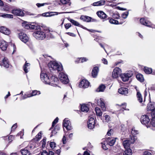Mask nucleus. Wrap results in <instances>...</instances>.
Instances as JSON below:
<instances>
[{
  "mask_svg": "<svg viewBox=\"0 0 155 155\" xmlns=\"http://www.w3.org/2000/svg\"><path fill=\"white\" fill-rule=\"evenodd\" d=\"M143 70L144 72L147 74H150L151 73H152V70L151 68L145 67L144 68Z\"/></svg>",
  "mask_w": 155,
  "mask_h": 155,
  "instance_id": "nucleus-30",
  "label": "nucleus"
},
{
  "mask_svg": "<svg viewBox=\"0 0 155 155\" xmlns=\"http://www.w3.org/2000/svg\"><path fill=\"white\" fill-rule=\"evenodd\" d=\"M0 65L6 68H8L9 64L8 59L6 58H4L2 60V63L1 64L0 63Z\"/></svg>",
  "mask_w": 155,
  "mask_h": 155,
  "instance_id": "nucleus-20",
  "label": "nucleus"
},
{
  "mask_svg": "<svg viewBox=\"0 0 155 155\" xmlns=\"http://www.w3.org/2000/svg\"><path fill=\"white\" fill-rule=\"evenodd\" d=\"M143 155H152L151 153L147 151H145L143 154Z\"/></svg>",
  "mask_w": 155,
  "mask_h": 155,
  "instance_id": "nucleus-61",
  "label": "nucleus"
},
{
  "mask_svg": "<svg viewBox=\"0 0 155 155\" xmlns=\"http://www.w3.org/2000/svg\"><path fill=\"white\" fill-rule=\"evenodd\" d=\"M63 126L65 127L67 130H70L72 129L70 122L67 119H65L63 120Z\"/></svg>",
  "mask_w": 155,
  "mask_h": 155,
  "instance_id": "nucleus-11",
  "label": "nucleus"
},
{
  "mask_svg": "<svg viewBox=\"0 0 155 155\" xmlns=\"http://www.w3.org/2000/svg\"><path fill=\"white\" fill-rule=\"evenodd\" d=\"M48 153L46 150H44L41 153V155H48Z\"/></svg>",
  "mask_w": 155,
  "mask_h": 155,
  "instance_id": "nucleus-63",
  "label": "nucleus"
},
{
  "mask_svg": "<svg viewBox=\"0 0 155 155\" xmlns=\"http://www.w3.org/2000/svg\"><path fill=\"white\" fill-rule=\"evenodd\" d=\"M90 84L89 82L86 79H83L80 82L79 86L80 87L86 88L88 87Z\"/></svg>",
  "mask_w": 155,
  "mask_h": 155,
  "instance_id": "nucleus-13",
  "label": "nucleus"
},
{
  "mask_svg": "<svg viewBox=\"0 0 155 155\" xmlns=\"http://www.w3.org/2000/svg\"><path fill=\"white\" fill-rule=\"evenodd\" d=\"M7 46V43L5 41L3 40H0V47L2 51H5Z\"/></svg>",
  "mask_w": 155,
  "mask_h": 155,
  "instance_id": "nucleus-15",
  "label": "nucleus"
},
{
  "mask_svg": "<svg viewBox=\"0 0 155 155\" xmlns=\"http://www.w3.org/2000/svg\"><path fill=\"white\" fill-rule=\"evenodd\" d=\"M124 139L123 137L121 138V140L123 141V144L124 148L126 149L127 148H129L130 144L131 143L130 141L129 140H124Z\"/></svg>",
  "mask_w": 155,
  "mask_h": 155,
  "instance_id": "nucleus-17",
  "label": "nucleus"
},
{
  "mask_svg": "<svg viewBox=\"0 0 155 155\" xmlns=\"http://www.w3.org/2000/svg\"><path fill=\"white\" fill-rule=\"evenodd\" d=\"M118 92L121 94L126 95L128 93V90L126 88L121 87L118 89Z\"/></svg>",
  "mask_w": 155,
  "mask_h": 155,
  "instance_id": "nucleus-22",
  "label": "nucleus"
},
{
  "mask_svg": "<svg viewBox=\"0 0 155 155\" xmlns=\"http://www.w3.org/2000/svg\"><path fill=\"white\" fill-rule=\"evenodd\" d=\"M30 97L31 96H30V94H28L27 95L25 94L21 98V100H24L27 98L28 97Z\"/></svg>",
  "mask_w": 155,
  "mask_h": 155,
  "instance_id": "nucleus-52",
  "label": "nucleus"
},
{
  "mask_svg": "<svg viewBox=\"0 0 155 155\" xmlns=\"http://www.w3.org/2000/svg\"><path fill=\"white\" fill-rule=\"evenodd\" d=\"M80 19L84 21L89 22L91 21V18L87 16L82 15Z\"/></svg>",
  "mask_w": 155,
  "mask_h": 155,
  "instance_id": "nucleus-27",
  "label": "nucleus"
},
{
  "mask_svg": "<svg viewBox=\"0 0 155 155\" xmlns=\"http://www.w3.org/2000/svg\"><path fill=\"white\" fill-rule=\"evenodd\" d=\"M95 124H93L91 123H90V122L88 123L87 122V125L88 127L90 129H91L94 128L95 126Z\"/></svg>",
  "mask_w": 155,
  "mask_h": 155,
  "instance_id": "nucleus-41",
  "label": "nucleus"
},
{
  "mask_svg": "<svg viewBox=\"0 0 155 155\" xmlns=\"http://www.w3.org/2000/svg\"><path fill=\"white\" fill-rule=\"evenodd\" d=\"M19 37L21 41L24 43L27 42L28 38L27 35L23 32H20L19 34Z\"/></svg>",
  "mask_w": 155,
  "mask_h": 155,
  "instance_id": "nucleus-12",
  "label": "nucleus"
},
{
  "mask_svg": "<svg viewBox=\"0 0 155 155\" xmlns=\"http://www.w3.org/2000/svg\"><path fill=\"white\" fill-rule=\"evenodd\" d=\"M105 86L103 84L101 85L96 90V91L97 92H102L104 91V89L105 88Z\"/></svg>",
  "mask_w": 155,
  "mask_h": 155,
  "instance_id": "nucleus-34",
  "label": "nucleus"
},
{
  "mask_svg": "<svg viewBox=\"0 0 155 155\" xmlns=\"http://www.w3.org/2000/svg\"><path fill=\"white\" fill-rule=\"evenodd\" d=\"M30 64L29 63H27L26 61L24 65L23 66V70L26 73L29 71V69L30 68Z\"/></svg>",
  "mask_w": 155,
  "mask_h": 155,
  "instance_id": "nucleus-24",
  "label": "nucleus"
},
{
  "mask_svg": "<svg viewBox=\"0 0 155 155\" xmlns=\"http://www.w3.org/2000/svg\"><path fill=\"white\" fill-rule=\"evenodd\" d=\"M140 23L142 25L148 26V25L150 24V22L146 21L144 18H141L140 19Z\"/></svg>",
  "mask_w": 155,
  "mask_h": 155,
  "instance_id": "nucleus-32",
  "label": "nucleus"
},
{
  "mask_svg": "<svg viewBox=\"0 0 155 155\" xmlns=\"http://www.w3.org/2000/svg\"><path fill=\"white\" fill-rule=\"evenodd\" d=\"M99 71V68L97 67H95L93 68L91 74L93 78H96L98 74Z\"/></svg>",
  "mask_w": 155,
  "mask_h": 155,
  "instance_id": "nucleus-21",
  "label": "nucleus"
},
{
  "mask_svg": "<svg viewBox=\"0 0 155 155\" xmlns=\"http://www.w3.org/2000/svg\"><path fill=\"white\" fill-rule=\"evenodd\" d=\"M20 152L22 155H30L31 154L30 151L26 147L21 149L20 150Z\"/></svg>",
  "mask_w": 155,
  "mask_h": 155,
  "instance_id": "nucleus-25",
  "label": "nucleus"
},
{
  "mask_svg": "<svg viewBox=\"0 0 155 155\" xmlns=\"http://www.w3.org/2000/svg\"><path fill=\"white\" fill-rule=\"evenodd\" d=\"M133 72L132 71H128L127 73H123L120 75V78L123 81L126 82L129 80V78L133 75Z\"/></svg>",
  "mask_w": 155,
  "mask_h": 155,
  "instance_id": "nucleus-4",
  "label": "nucleus"
},
{
  "mask_svg": "<svg viewBox=\"0 0 155 155\" xmlns=\"http://www.w3.org/2000/svg\"><path fill=\"white\" fill-rule=\"evenodd\" d=\"M8 138L9 140L10 141L9 142H10L12 141V140L14 138V137L13 136L10 135L8 137Z\"/></svg>",
  "mask_w": 155,
  "mask_h": 155,
  "instance_id": "nucleus-60",
  "label": "nucleus"
},
{
  "mask_svg": "<svg viewBox=\"0 0 155 155\" xmlns=\"http://www.w3.org/2000/svg\"><path fill=\"white\" fill-rule=\"evenodd\" d=\"M48 67L51 71H57L58 72L61 71L63 69V67L61 63H58L56 61H51L48 65Z\"/></svg>",
  "mask_w": 155,
  "mask_h": 155,
  "instance_id": "nucleus-2",
  "label": "nucleus"
},
{
  "mask_svg": "<svg viewBox=\"0 0 155 155\" xmlns=\"http://www.w3.org/2000/svg\"><path fill=\"white\" fill-rule=\"evenodd\" d=\"M102 61L103 62V63L104 64H107V60L105 58H103L102 59Z\"/></svg>",
  "mask_w": 155,
  "mask_h": 155,
  "instance_id": "nucleus-64",
  "label": "nucleus"
},
{
  "mask_svg": "<svg viewBox=\"0 0 155 155\" xmlns=\"http://www.w3.org/2000/svg\"><path fill=\"white\" fill-rule=\"evenodd\" d=\"M41 93L40 91L37 90H34L32 91L31 94H30L31 97L36 96L37 95L40 94Z\"/></svg>",
  "mask_w": 155,
  "mask_h": 155,
  "instance_id": "nucleus-37",
  "label": "nucleus"
},
{
  "mask_svg": "<svg viewBox=\"0 0 155 155\" xmlns=\"http://www.w3.org/2000/svg\"><path fill=\"white\" fill-rule=\"evenodd\" d=\"M110 23L112 24H118V21L112 18L110 19L109 20Z\"/></svg>",
  "mask_w": 155,
  "mask_h": 155,
  "instance_id": "nucleus-42",
  "label": "nucleus"
},
{
  "mask_svg": "<svg viewBox=\"0 0 155 155\" xmlns=\"http://www.w3.org/2000/svg\"><path fill=\"white\" fill-rule=\"evenodd\" d=\"M26 147L27 148V149L30 151L31 150H32L34 148V147L31 144H30L29 145Z\"/></svg>",
  "mask_w": 155,
  "mask_h": 155,
  "instance_id": "nucleus-51",
  "label": "nucleus"
},
{
  "mask_svg": "<svg viewBox=\"0 0 155 155\" xmlns=\"http://www.w3.org/2000/svg\"><path fill=\"white\" fill-rule=\"evenodd\" d=\"M95 111L97 116H100L102 115V112L98 107H96L95 108Z\"/></svg>",
  "mask_w": 155,
  "mask_h": 155,
  "instance_id": "nucleus-38",
  "label": "nucleus"
},
{
  "mask_svg": "<svg viewBox=\"0 0 155 155\" xmlns=\"http://www.w3.org/2000/svg\"><path fill=\"white\" fill-rule=\"evenodd\" d=\"M113 17L114 18L118 19L120 17V16L118 13H114L112 15Z\"/></svg>",
  "mask_w": 155,
  "mask_h": 155,
  "instance_id": "nucleus-50",
  "label": "nucleus"
},
{
  "mask_svg": "<svg viewBox=\"0 0 155 155\" xmlns=\"http://www.w3.org/2000/svg\"><path fill=\"white\" fill-rule=\"evenodd\" d=\"M40 79L45 84H48L50 83V78L46 73L43 72L41 70L40 74Z\"/></svg>",
  "mask_w": 155,
  "mask_h": 155,
  "instance_id": "nucleus-5",
  "label": "nucleus"
},
{
  "mask_svg": "<svg viewBox=\"0 0 155 155\" xmlns=\"http://www.w3.org/2000/svg\"><path fill=\"white\" fill-rule=\"evenodd\" d=\"M129 14L128 12H126L123 13L121 15V16L122 18L124 19L126 18L128 16Z\"/></svg>",
  "mask_w": 155,
  "mask_h": 155,
  "instance_id": "nucleus-43",
  "label": "nucleus"
},
{
  "mask_svg": "<svg viewBox=\"0 0 155 155\" xmlns=\"http://www.w3.org/2000/svg\"><path fill=\"white\" fill-rule=\"evenodd\" d=\"M54 13H56V15L58 14V13L57 12H48L43 13L42 15L45 17L51 16L55 15V14H54Z\"/></svg>",
  "mask_w": 155,
  "mask_h": 155,
  "instance_id": "nucleus-28",
  "label": "nucleus"
},
{
  "mask_svg": "<svg viewBox=\"0 0 155 155\" xmlns=\"http://www.w3.org/2000/svg\"><path fill=\"white\" fill-rule=\"evenodd\" d=\"M79 61L83 63L84 62L87 61L88 60V59L86 58H79Z\"/></svg>",
  "mask_w": 155,
  "mask_h": 155,
  "instance_id": "nucleus-47",
  "label": "nucleus"
},
{
  "mask_svg": "<svg viewBox=\"0 0 155 155\" xmlns=\"http://www.w3.org/2000/svg\"><path fill=\"white\" fill-rule=\"evenodd\" d=\"M59 78L61 82L64 84H68L69 80L67 75L63 71H61L59 74Z\"/></svg>",
  "mask_w": 155,
  "mask_h": 155,
  "instance_id": "nucleus-3",
  "label": "nucleus"
},
{
  "mask_svg": "<svg viewBox=\"0 0 155 155\" xmlns=\"http://www.w3.org/2000/svg\"><path fill=\"white\" fill-rule=\"evenodd\" d=\"M95 120H94V118H93V117H91L89 119V120L87 121V122H88V123L90 122V123L95 124Z\"/></svg>",
  "mask_w": 155,
  "mask_h": 155,
  "instance_id": "nucleus-48",
  "label": "nucleus"
},
{
  "mask_svg": "<svg viewBox=\"0 0 155 155\" xmlns=\"http://www.w3.org/2000/svg\"><path fill=\"white\" fill-rule=\"evenodd\" d=\"M136 139V138L135 136H130V140L131 143H133L135 141Z\"/></svg>",
  "mask_w": 155,
  "mask_h": 155,
  "instance_id": "nucleus-45",
  "label": "nucleus"
},
{
  "mask_svg": "<svg viewBox=\"0 0 155 155\" xmlns=\"http://www.w3.org/2000/svg\"><path fill=\"white\" fill-rule=\"evenodd\" d=\"M132 151L130 148H127L123 153V155H132Z\"/></svg>",
  "mask_w": 155,
  "mask_h": 155,
  "instance_id": "nucleus-33",
  "label": "nucleus"
},
{
  "mask_svg": "<svg viewBox=\"0 0 155 155\" xmlns=\"http://www.w3.org/2000/svg\"><path fill=\"white\" fill-rule=\"evenodd\" d=\"M46 139H43L42 141H41V142L42 143V147H45V145L46 144Z\"/></svg>",
  "mask_w": 155,
  "mask_h": 155,
  "instance_id": "nucleus-57",
  "label": "nucleus"
},
{
  "mask_svg": "<svg viewBox=\"0 0 155 155\" xmlns=\"http://www.w3.org/2000/svg\"><path fill=\"white\" fill-rule=\"evenodd\" d=\"M59 119L58 117H57L53 121L52 123V127L51 128H50V130L52 129V127H54L55 124L58 123V120Z\"/></svg>",
  "mask_w": 155,
  "mask_h": 155,
  "instance_id": "nucleus-44",
  "label": "nucleus"
},
{
  "mask_svg": "<svg viewBox=\"0 0 155 155\" xmlns=\"http://www.w3.org/2000/svg\"><path fill=\"white\" fill-rule=\"evenodd\" d=\"M148 111H151V115H155V102H150L147 106Z\"/></svg>",
  "mask_w": 155,
  "mask_h": 155,
  "instance_id": "nucleus-7",
  "label": "nucleus"
},
{
  "mask_svg": "<svg viewBox=\"0 0 155 155\" xmlns=\"http://www.w3.org/2000/svg\"><path fill=\"white\" fill-rule=\"evenodd\" d=\"M69 20L74 25L76 26H78L83 29H87L86 28L84 27L82 25H80L77 21L72 19H70Z\"/></svg>",
  "mask_w": 155,
  "mask_h": 155,
  "instance_id": "nucleus-23",
  "label": "nucleus"
},
{
  "mask_svg": "<svg viewBox=\"0 0 155 155\" xmlns=\"http://www.w3.org/2000/svg\"><path fill=\"white\" fill-rule=\"evenodd\" d=\"M50 83L48 84L54 86H57L58 84L59 81L58 78L54 75H52L50 79Z\"/></svg>",
  "mask_w": 155,
  "mask_h": 155,
  "instance_id": "nucleus-9",
  "label": "nucleus"
},
{
  "mask_svg": "<svg viewBox=\"0 0 155 155\" xmlns=\"http://www.w3.org/2000/svg\"><path fill=\"white\" fill-rule=\"evenodd\" d=\"M0 16L4 18H13V15L8 14H4L0 15Z\"/></svg>",
  "mask_w": 155,
  "mask_h": 155,
  "instance_id": "nucleus-36",
  "label": "nucleus"
},
{
  "mask_svg": "<svg viewBox=\"0 0 155 155\" xmlns=\"http://www.w3.org/2000/svg\"><path fill=\"white\" fill-rule=\"evenodd\" d=\"M147 27L155 29V25L150 24V22Z\"/></svg>",
  "mask_w": 155,
  "mask_h": 155,
  "instance_id": "nucleus-62",
  "label": "nucleus"
},
{
  "mask_svg": "<svg viewBox=\"0 0 155 155\" xmlns=\"http://www.w3.org/2000/svg\"><path fill=\"white\" fill-rule=\"evenodd\" d=\"M121 70L118 67H116L113 70L112 74V77L114 78H116L118 77L119 76H120Z\"/></svg>",
  "mask_w": 155,
  "mask_h": 155,
  "instance_id": "nucleus-8",
  "label": "nucleus"
},
{
  "mask_svg": "<svg viewBox=\"0 0 155 155\" xmlns=\"http://www.w3.org/2000/svg\"><path fill=\"white\" fill-rule=\"evenodd\" d=\"M0 32L7 35H9L11 33L10 30L4 26L0 28Z\"/></svg>",
  "mask_w": 155,
  "mask_h": 155,
  "instance_id": "nucleus-18",
  "label": "nucleus"
},
{
  "mask_svg": "<svg viewBox=\"0 0 155 155\" xmlns=\"http://www.w3.org/2000/svg\"><path fill=\"white\" fill-rule=\"evenodd\" d=\"M81 109L82 111L85 112H87L89 110L88 107L84 104L81 105Z\"/></svg>",
  "mask_w": 155,
  "mask_h": 155,
  "instance_id": "nucleus-29",
  "label": "nucleus"
},
{
  "mask_svg": "<svg viewBox=\"0 0 155 155\" xmlns=\"http://www.w3.org/2000/svg\"><path fill=\"white\" fill-rule=\"evenodd\" d=\"M150 121V119L147 115H144L141 116L140 121L143 124L146 125L147 128L150 127L149 124Z\"/></svg>",
  "mask_w": 155,
  "mask_h": 155,
  "instance_id": "nucleus-6",
  "label": "nucleus"
},
{
  "mask_svg": "<svg viewBox=\"0 0 155 155\" xmlns=\"http://www.w3.org/2000/svg\"><path fill=\"white\" fill-rule=\"evenodd\" d=\"M57 133V131L54 128V129L52 130L51 132V135L50 136L51 137L52 136H54L55 134H56Z\"/></svg>",
  "mask_w": 155,
  "mask_h": 155,
  "instance_id": "nucleus-54",
  "label": "nucleus"
},
{
  "mask_svg": "<svg viewBox=\"0 0 155 155\" xmlns=\"http://www.w3.org/2000/svg\"><path fill=\"white\" fill-rule=\"evenodd\" d=\"M105 120L107 122H108L110 120V117L107 115H106L104 116Z\"/></svg>",
  "mask_w": 155,
  "mask_h": 155,
  "instance_id": "nucleus-53",
  "label": "nucleus"
},
{
  "mask_svg": "<svg viewBox=\"0 0 155 155\" xmlns=\"http://www.w3.org/2000/svg\"><path fill=\"white\" fill-rule=\"evenodd\" d=\"M137 98L138 101L140 103L143 102V98L142 95L139 92H137Z\"/></svg>",
  "mask_w": 155,
  "mask_h": 155,
  "instance_id": "nucleus-35",
  "label": "nucleus"
},
{
  "mask_svg": "<svg viewBox=\"0 0 155 155\" xmlns=\"http://www.w3.org/2000/svg\"><path fill=\"white\" fill-rule=\"evenodd\" d=\"M105 1L104 0H101L98 2H94L93 3V5L94 6H101L104 5Z\"/></svg>",
  "mask_w": 155,
  "mask_h": 155,
  "instance_id": "nucleus-26",
  "label": "nucleus"
},
{
  "mask_svg": "<svg viewBox=\"0 0 155 155\" xmlns=\"http://www.w3.org/2000/svg\"><path fill=\"white\" fill-rule=\"evenodd\" d=\"M50 146L52 148H54L55 147V143L54 142H51Z\"/></svg>",
  "mask_w": 155,
  "mask_h": 155,
  "instance_id": "nucleus-55",
  "label": "nucleus"
},
{
  "mask_svg": "<svg viewBox=\"0 0 155 155\" xmlns=\"http://www.w3.org/2000/svg\"><path fill=\"white\" fill-rule=\"evenodd\" d=\"M62 141L63 142V143L64 144H65L66 143V138L65 136L64 135L62 139Z\"/></svg>",
  "mask_w": 155,
  "mask_h": 155,
  "instance_id": "nucleus-59",
  "label": "nucleus"
},
{
  "mask_svg": "<svg viewBox=\"0 0 155 155\" xmlns=\"http://www.w3.org/2000/svg\"><path fill=\"white\" fill-rule=\"evenodd\" d=\"M61 2L63 4H66L68 6H69L71 3L70 2V0H60Z\"/></svg>",
  "mask_w": 155,
  "mask_h": 155,
  "instance_id": "nucleus-39",
  "label": "nucleus"
},
{
  "mask_svg": "<svg viewBox=\"0 0 155 155\" xmlns=\"http://www.w3.org/2000/svg\"><path fill=\"white\" fill-rule=\"evenodd\" d=\"M22 25L23 27L27 29H35V31L33 33V35L37 39L43 40L46 37V35L45 32L41 31L40 26L35 23H28L25 21L22 23Z\"/></svg>",
  "mask_w": 155,
  "mask_h": 155,
  "instance_id": "nucleus-1",
  "label": "nucleus"
},
{
  "mask_svg": "<svg viewBox=\"0 0 155 155\" xmlns=\"http://www.w3.org/2000/svg\"><path fill=\"white\" fill-rule=\"evenodd\" d=\"M64 26L66 29H68L71 26V23L66 24L64 25Z\"/></svg>",
  "mask_w": 155,
  "mask_h": 155,
  "instance_id": "nucleus-56",
  "label": "nucleus"
},
{
  "mask_svg": "<svg viewBox=\"0 0 155 155\" xmlns=\"http://www.w3.org/2000/svg\"><path fill=\"white\" fill-rule=\"evenodd\" d=\"M96 14L101 19L104 20H107V16L103 11H98Z\"/></svg>",
  "mask_w": 155,
  "mask_h": 155,
  "instance_id": "nucleus-14",
  "label": "nucleus"
},
{
  "mask_svg": "<svg viewBox=\"0 0 155 155\" xmlns=\"http://www.w3.org/2000/svg\"><path fill=\"white\" fill-rule=\"evenodd\" d=\"M116 139L117 138H112L109 137L107 139L106 141L109 146H112L114 145L116 141Z\"/></svg>",
  "mask_w": 155,
  "mask_h": 155,
  "instance_id": "nucleus-19",
  "label": "nucleus"
},
{
  "mask_svg": "<svg viewBox=\"0 0 155 155\" xmlns=\"http://www.w3.org/2000/svg\"><path fill=\"white\" fill-rule=\"evenodd\" d=\"M17 127V124L16 123L14 124L12 127L11 131H12L13 130H14Z\"/></svg>",
  "mask_w": 155,
  "mask_h": 155,
  "instance_id": "nucleus-58",
  "label": "nucleus"
},
{
  "mask_svg": "<svg viewBox=\"0 0 155 155\" xmlns=\"http://www.w3.org/2000/svg\"><path fill=\"white\" fill-rule=\"evenodd\" d=\"M48 5V4L47 3H38L36 4V5L38 8H40L41 6H43L45 5Z\"/></svg>",
  "mask_w": 155,
  "mask_h": 155,
  "instance_id": "nucleus-49",
  "label": "nucleus"
},
{
  "mask_svg": "<svg viewBox=\"0 0 155 155\" xmlns=\"http://www.w3.org/2000/svg\"><path fill=\"white\" fill-rule=\"evenodd\" d=\"M136 78L137 80L140 82H143L144 79L143 75L141 74H138L136 75Z\"/></svg>",
  "mask_w": 155,
  "mask_h": 155,
  "instance_id": "nucleus-31",
  "label": "nucleus"
},
{
  "mask_svg": "<svg viewBox=\"0 0 155 155\" xmlns=\"http://www.w3.org/2000/svg\"><path fill=\"white\" fill-rule=\"evenodd\" d=\"M41 137V132H39L38 134L36 136V140L38 141L40 139Z\"/></svg>",
  "mask_w": 155,
  "mask_h": 155,
  "instance_id": "nucleus-46",
  "label": "nucleus"
},
{
  "mask_svg": "<svg viewBox=\"0 0 155 155\" xmlns=\"http://www.w3.org/2000/svg\"><path fill=\"white\" fill-rule=\"evenodd\" d=\"M11 13L15 15L19 16H23L25 15L22 10L20 8L13 9Z\"/></svg>",
  "mask_w": 155,
  "mask_h": 155,
  "instance_id": "nucleus-10",
  "label": "nucleus"
},
{
  "mask_svg": "<svg viewBox=\"0 0 155 155\" xmlns=\"http://www.w3.org/2000/svg\"><path fill=\"white\" fill-rule=\"evenodd\" d=\"M103 100L102 99L100 98L99 100H95V101H97V104L101 106L102 110L104 111L106 110V107H105V104Z\"/></svg>",
  "mask_w": 155,
  "mask_h": 155,
  "instance_id": "nucleus-16",
  "label": "nucleus"
},
{
  "mask_svg": "<svg viewBox=\"0 0 155 155\" xmlns=\"http://www.w3.org/2000/svg\"><path fill=\"white\" fill-rule=\"evenodd\" d=\"M138 133V131L136 130L134 128H133L131 129V134L133 136H136Z\"/></svg>",
  "mask_w": 155,
  "mask_h": 155,
  "instance_id": "nucleus-40",
  "label": "nucleus"
}]
</instances>
